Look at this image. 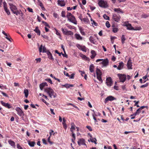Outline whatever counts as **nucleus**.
<instances>
[{
    "mask_svg": "<svg viewBox=\"0 0 149 149\" xmlns=\"http://www.w3.org/2000/svg\"><path fill=\"white\" fill-rule=\"evenodd\" d=\"M44 91L47 93L49 96L51 98H55L56 96V94L55 93L53 90L51 88H46L45 89Z\"/></svg>",
    "mask_w": 149,
    "mask_h": 149,
    "instance_id": "nucleus-1",
    "label": "nucleus"
},
{
    "mask_svg": "<svg viewBox=\"0 0 149 149\" xmlns=\"http://www.w3.org/2000/svg\"><path fill=\"white\" fill-rule=\"evenodd\" d=\"M97 79L101 82H102V80L101 79V76H97Z\"/></svg>",
    "mask_w": 149,
    "mask_h": 149,
    "instance_id": "nucleus-40",
    "label": "nucleus"
},
{
    "mask_svg": "<svg viewBox=\"0 0 149 149\" xmlns=\"http://www.w3.org/2000/svg\"><path fill=\"white\" fill-rule=\"evenodd\" d=\"M94 67L93 64H91L89 66V70L91 72H94Z\"/></svg>",
    "mask_w": 149,
    "mask_h": 149,
    "instance_id": "nucleus-28",
    "label": "nucleus"
},
{
    "mask_svg": "<svg viewBox=\"0 0 149 149\" xmlns=\"http://www.w3.org/2000/svg\"><path fill=\"white\" fill-rule=\"evenodd\" d=\"M116 38L117 37L115 36H111V41H112L113 40Z\"/></svg>",
    "mask_w": 149,
    "mask_h": 149,
    "instance_id": "nucleus-62",
    "label": "nucleus"
},
{
    "mask_svg": "<svg viewBox=\"0 0 149 149\" xmlns=\"http://www.w3.org/2000/svg\"><path fill=\"white\" fill-rule=\"evenodd\" d=\"M98 4L99 6L103 8H107L108 7L107 1L104 0H100L98 2Z\"/></svg>",
    "mask_w": 149,
    "mask_h": 149,
    "instance_id": "nucleus-2",
    "label": "nucleus"
},
{
    "mask_svg": "<svg viewBox=\"0 0 149 149\" xmlns=\"http://www.w3.org/2000/svg\"><path fill=\"white\" fill-rule=\"evenodd\" d=\"M144 108H148V107L147 106H142L141 107H140V109H141V110L142 109H143Z\"/></svg>",
    "mask_w": 149,
    "mask_h": 149,
    "instance_id": "nucleus-56",
    "label": "nucleus"
},
{
    "mask_svg": "<svg viewBox=\"0 0 149 149\" xmlns=\"http://www.w3.org/2000/svg\"><path fill=\"white\" fill-rule=\"evenodd\" d=\"M4 10L5 12H6V13H7L8 15H10V12L9 9H8L7 8H6L5 9H4Z\"/></svg>",
    "mask_w": 149,
    "mask_h": 149,
    "instance_id": "nucleus-44",
    "label": "nucleus"
},
{
    "mask_svg": "<svg viewBox=\"0 0 149 149\" xmlns=\"http://www.w3.org/2000/svg\"><path fill=\"white\" fill-rule=\"evenodd\" d=\"M109 60L107 58L103 59L101 63L102 64L104 67H106L109 64Z\"/></svg>",
    "mask_w": 149,
    "mask_h": 149,
    "instance_id": "nucleus-12",
    "label": "nucleus"
},
{
    "mask_svg": "<svg viewBox=\"0 0 149 149\" xmlns=\"http://www.w3.org/2000/svg\"><path fill=\"white\" fill-rule=\"evenodd\" d=\"M62 86L67 88H69V84H66L64 85H62Z\"/></svg>",
    "mask_w": 149,
    "mask_h": 149,
    "instance_id": "nucleus-50",
    "label": "nucleus"
},
{
    "mask_svg": "<svg viewBox=\"0 0 149 149\" xmlns=\"http://www.w3.org/2000/svg\"><path fill=\"white\" fill-rule=\"evenodd\" d=\"M96 73L97 76H101L102 75V72L100 71V70L99 68H97L96 70Z\"/></svg>",
    "mask_w": 149,
    "mask_h": 149,
    "instance_id": "nucleus-22",
    "label": "nucleus"
},
{
    "mask_svg": "<svg viewBox=\"0 0 149 149\" xmlns=\"http://www.w3.org/2000/svg\"><path fill=\"white\" fill-rule=\"evenodd\" d=\"M124 65V63L123 62H121L119 63V65H118L117 69L119 70H120L123 68Z\"/></svg>",
    "mask_w": 149,
    "mask_h": 149,
    "instance_id": "nucleus-18",
    "label": "nucleus"
},
{
    "mask_svg": "<svg viewBox=\"0 0 149 149\" xmlns=\"http://www.w3.org/2000/svg\"><path fill=\"white\" fill-rule=\"evenodd\" d=\"M61 30L63 33L64 34L66 35L68 31L66 29H63V28L61 29Z\"/></svg>",
    "mask_w": 149,
    "mask_h": 149,
    "instance_id": "nucleus-39",
    "label": "nucleus"
},
{
    "mask_svg": "<svg viewBox=\"0 0 149 149\" xmlns=\"http://www.w3.org/2000/svg\"><path fill=\"white\" fill-rule=\"evenodd\" d=\"M48 86L46 82L42 83L40 85V89L41 90H42L43 88L45 86Z\"/></svg>",
    "mask_w": 149,
    "mask_h": 149,
    "instance_id": "nucleus-19",
    "label": "nucleus"
},
{
    "mask_svg": "<svg viewBox=\"0 0 149 149\" xmlns=\"http://www.w3.org/2000/svg\"><path fill=\"white\" fill-rule=\"evenodd\" d=\"M79 146L81 145H84L87 147L86 144L85 143V140L83 139H80L77 142Z\"/></svg>",
    "mask_w": 149,
    "mask_h": 149,
    "instance_id": "nucleus-14",
    "label": "nucleus"
},
{
    "mask_svg": "<svg viewBox=\"0 0 149 149\" xmlns=\"http://www.w3.org/2000/svg\"><path fill=\"white\" fill-rule=\"evenodd\" d=\"M8 142L11 146H13L14 148H15V143L13 141L11 140H9L8 141Z\"/></svg>",
    "mask_w": 149,
    "mask_h": 149,
    "instance_id": "nucleus-25",
    "label": "nucleus"
},
{
    "mask_svg": "<svg viewBox=\"0 0 149 149\" xmlns=\"http://www.w3.org/2000/svg\"><path fill=\"white\" fill-rule=\"evenodd\" d=\"M90 141L92 143H94L95 144H97V143L96 142V141H97V139L95 138H94L93 137H92V138H90Z\"/></svg>",
    "mask_w": 149,
    "mask_h": 149,
    "instance_id": "nucleus-29",
    "label": "nucleus"
},
{
    "mask_svg": "<svg viewBox=\"0 0 149 149\" xmlns=\"http://www.w3.org/2000/svg\"><path fill=\"white\" fill-rule=\"evenodd\" d=\"M41 36L43 37V38L46 39H48V37L46 35H41Z\"/></svg>",
    "mask_w": 149,
    "mask_h": 149,
    "instance_id": "nucleus-63",
    "label": "nucleus"
},
{
    "mask_svg": "<svg viewBox=\"0 0 149 149\" xmlns=\"http://www.w3.org/2000/svg\"><path fill=\"white\" fill-rule=\"evenodd\" d=\"M106 26L108 28H109L110 27V24L109 21H107L106 23Z\"/></svg>",
    "mask_w": 149,
    "mask_h": 149,
    "instance_id": "nucleus-43",
    "label": "nucleus"
},
{
    "mask_svg": "<svg viewBox=\"0 0 149 149\" xmlns=\"http://www.w3.org/2000/svg\"><path fill=\"white\" fill-rule=\"evenodd\" d=\"M91 53L92 55L91 56V57L92 59H93L96 55V54L95 52L93 50H92L91 51Z\"/></svg>",
    "mask_w": 149,
    "mask_h": 149,
    "instance_id": "nucleus-21",
    "label": "nucleus"
},
{
    "mask_svg": "<svg viewBox=\"0 0 149 149\" xmlns=\"http://www.w3.org/2000/svg\"><path fill=\"white\" fill-rule=\"evenodd\" d=\"M79 30L81 34L83 35H85V33L84 31V29L81 27H79Z\"/></svg>",
    "mask_w": 149,
    "mask_h": 149,
    "instance_id": "nucleus-31",
    "label": "nucleus"
},
{
    "mask_svg": "<svg viewBox=\"0 0 149 149\" xmlns=\"http://www.w3.org/2000/svg\"><path fill=\"white\" fill-rule=\"evenodd\" d=\"M50 136H49L48 138V141L51 144H53V143L50 141Z\"/></svg>",
    "mask_w": 149,
    "mask_h": 149,
    "instance_id": "nucleus-58",
    "label": "nucleus"
},
{
    "mask_svg": "<svg viewBox=\"0 0 149 149\" xmlns=\"http://www.w3.org/2000/svg\"><path fill=\"white\" fill-rule=\"evenodd\" d=\"M75 36L76 38L78 40H82V38L80 36L79 34L76 33L75 34Z\"/></svg>",
    "mask_w": 149,
    "mask_h": 149,
    "instance_id": "nucleus-23",
    "label": "nucleus"
},
{
    "mask_svg": "<svg viewBox=\"0 0 149 149\" xmlns=\"http://www.w3.org/2000/svg\"><path fill=\"white\" fill-rule=\"evenodd\" d=\"M112 29L113 32L114 33H116L118 31V29L116 27L113 28Z\"/></svg>",
    "mask_w": 149,
    "mask_h": 149,
    "instance_id": "nucleus-42",
    "label": "nucleus"
},
{
    "mask_svg": "<svg viewBox=\"0 0 149 149\" xmlns=\"http://www.w3.org/2000/svg\"><path fill=\"white\" fill-rule=\"evenodd\" d=\"M34 31H35L37 34L40 36V32L39 29H38V26H36V28L35 29H34Z\"/></svg>",
    "mask_w": 149,
    "mask_h": 149,
    "instance_id": "nucleus-20",
    "label": "nucleus"
},
{
    "mask_svg": "<svg viewBox=\"0 0 149 149\" xmlns=\"http://www.w3.org/2000/svg\"><path fill=\"white\" fill-rule=\"evenodd\" d=\"M118 75L119 77L120 82H124L125 81L126 79V76L125 74H118Z\"/></svg>",
    "mask_w": 149,
    "mask_h": 149,
    "instance_id": "nucleus-3",
    "label": "nucleus"
},
{
    "mask_svg": "<svg viewBox=\"0 0 149 149\" xmlns=\"http://www.w3.org/2000/svg\"><path fill=\"white\" fill-rule=\"evenodd\" d=\"M141 110L140 108H139L136 110V112L133 114L131 115V116H136L137 115H138L141 112Z\"/></svg>",
    "mask_w": 149,
    "mask_h": 149,
    "instance_id": "nucleus-26",
    "label": "nucleus"
},
{
    "mask_svg": "<svg viewBox=\"0 0 149 149\" xmlns=\"http://www.w3.org/2000/svg\"><path fill=\"white\" fill-rule=\"evenodd\" d=\"M38 3H39V6L41 7L42 10H45V9L44 8L42 3L39 0H38Z\"/></svg>",
    "mask_w": 149,
    "mask_h": 149,
    "instance_id": "nucleus-30",
    "label": "nucleus"
},
{
    "mask_svg": "<svg viewBox=\"0 0 149 149\" xmlns=\"http://www.w3.org/2000/svg\"><path fill=\"white\" fill-rule=\"evenodd\" d=\"M61 16L63 17H65V11H62L61 13Z\"/></svg>",
    "mask_w": 149,
    "mask_h": 149,
    "instance_id": "nucleus-47",
    "label": "nucleus"
},
{
    "mask_svg": "<svg viewBox=\"0 0 149 149\" xmlns=\"http://www.w3.org/2000/svg\"><path fill=\"white\" fill-rule=\"evenodd\" d=\"M63 125L64 126H65V127H67L65 123L66 120H65V118H63Z\"/></svg>",
    "mask_w": 149,
    "mask_h": 149,
    "instance_id": "nucleus-41",
    "label": "nucleus"
},
{
    "mask_svg": "<svg viewBox=\"0 0 149 149\" xmlns=\"http://www.w3.org/2000/svg\"><path fill=\"white\" fill-rule=\"evenodd\" d=\"M17 147L18 149H23L19 144H17Z\"/></svg>",
    "mask_w": 149,
    "mask_h": 149,
    "instance_id": "nucleus-61",
    "label": "nucleus"
},
{
    "mask_svg": "<svg viewBox=\"0 0 149 149\" xmlns=\"http://www.w3.org/2000/svg\"><path fill=\"white\" fill-rule=\"evenodd\" d=\"M27 9L30 12H31V13L33 12V9L31 8H30L29 7H28L27 8Z\"/></svg>",
    "mask_w": 149,
    "mask_h": 149,
    "instance_id": "nucleus-54",
    "label": "nucleus"
},
{
    "mask_svg": "<svg viewBox=\"0 0 149 149\" xmlns=\"http://www.w3.org/2000/svg\"><path fill=\"white\" fill-rule=\"evenodd\" d=\"M139 101H136V100H134V102L135 103V104H134V106H136L137 107H139V106L137 104L139 103Z\"/></svg>",
    "mask_w": 149,
    "mask_h": 149,
    "instance_id": "nucleus-46",
    "label": "nucleus"
},
{
    "mask_svg": "<svg viewBox=\"0 0 149 149\" xmlns=\"http://www.w3.org/2000/svg\"><path fill=\"white\" fill-rule=\"evenodd\" d=\"M106 83L107 85L108 86H111V85L113 83V81H112L111 78V77H109L107 78Z\"/></svg>",
    "mask_w": 149,
    "mask_h": 149,
    "instance_id": "nucleus-10",
    "label": "nucleus"
},
{
    "mask_svg": "<svg viewBox=\"0 0 149 149\" xmlns=\"http://www.w3.org/2000/svg\"><path fill=\"white\" fill-rule=\"evenodd\" d=\"M13 13L17 15L20 14V12L18 11H16L15 12H13Z\"/></svg>",
    "mask_w": 149,
    "mask_h": 149,
    "instance_id": "nucleus-51",
    "label": "nucleus"
},
{
    "mask_svg": "<svg viewBox=\"0 0 149 149\" xmlns=\"http://www.w3.org/2000/svg\"><path fill=\"white\" fill-rule=\"evenodd\" d=\"M15 110L17 112V114L19 116H24V112L20 108L17 107L16 108Z\"/></svg>",
    "mask_w": 149,
    "mask_h": 149,
    "instance_id": "nucleus-6",
    "label": "nucleus"
},
{
    "mask_svg": "<svg viewBox=\"0 0 149 149\" xmlns=\"http://www.w3.org/2000/svg\"><path fill=\"white\" fill-rule=\"evenodd\" d=\"M148 86V83H146V84H145L141 85L140 86V88H144L145 87H147Z\"/></svg>",
    "mask_w": 149,
    "mask_h": 149,
    "instance_id": "nucleus-45",
    "label": "nucleus"
},
{
    "mask_svg": "<svg viewBox=\"0 0 149 149\" xmlns=\"http://www.w3.org/2000/svg\"><path fill=\"white\" fill-rule=\"evenodd\" d=\"M123 25L125 26H126L127 27V29L129 30H138L139 29H134L133 27L132 26L131 24L125 23Z\"/></svg>",
    "mask_w": 149,
    "mask_h": 149,
    "instance_id": "nucleus-4",
    "label": "nucleus"
},
{
    "mask_svg": "<svg viewBox=\"0 0 149 149\" xmlns=\"http://www.w3.org/2000/svg\"><path fill=\"white\" fill-rule=\"evenodd\" d=\"M88 20V19L87 18H84L82 19V21L84 22H87Z\"/></svg>",
    "mask_w": 149,
    "mask_h": 149,
    "instance_id": "nucleus-60",
    "label": "nucleus"
},
{
    "mask_svg": "<svg viewBox=\"0 0 149 149\" xmlns=\"http://www.w3.org/2000/svg\"><path fill=\"white\" fill-rule=\"evenodd\" d=\"M121 38L122 43L123 44L125 43V40H126L124 35H123L122 36Z\"/></svg>",
    "mask_w": 149,
    "mask_h": 149,
    "instance_id": "nucleus-34",
    "label": "nucleus"
},
{
    "mask_svg": "<svg viewBox=\"0 0 149 149\" xmlns=\"http://www.w3.org/2000/svg\"><path fill=\"white\" fill-rule=\"evenodd\" d=\"M86 127L90 131H92V129L91 127L90 126H86Z\"/></svg>",
    "mask_w": 149,
    "mask_h": 149,
    "instance_id": "nucleus-55",
    "label": "nucleus"
},
{
    "mask_svg": "<svg viewBox=\"0 0 149 149\" xmlns=\"http://www.w3.org/2000/svg\"><path fill=\"white\" fill-rule=\"evenodd\" d=\"M103 17L106 20H109V17L106 14H104V15H103Z\"/></svg>",
    "mask_w": 149,
    "mask_h": 149,
    "instance_id": "nucleus-38",
    "label": "nucleus"
},
{
    "mask_svg": "<svg viewBox=\"0 0 149 149\" xmlns=\"http://www.w3.org/2000/svg\"><path fill=\"white\" fill-rule=\"evenodd\" d=\"M74 125V123H71L72 126H71V128H70V130H71V129L75 130V127H74V125Z\"/></svg>",
    "mask_w": 149,
    "mask_h": 149,
    "instance_id": "nucleus-57",
    "label": "nucleus"
},
{
    "mask_svg": "<svg viewBox=\"0 0 149 149\" xmlns=\"http://www.w3.org/2000/svg\"><path fill=\"white\" fill-rule=\"evenodd\" d=\"M42 141L43 143L45 145H47V144L46 141L45 140V139H42Z\"/></svg>",
    "mask_w": 149,
    "mask_h": 149,
    "instance_id": "nucleus-59",
    "label": "nucleus"
},
{
    "mask_svg": "<svg viewBox=\"0 0 149 149\" xmlns=\"http://www.w3.org/2000/svg\"><path fill=\"white\" fill-rule=\"evenodd\" d=\"M42 100V101L44 103H45L47 105V106H48L49 105V103H47L46 101H45V100L44 99H41Z\"/></svg>",
    "mask_w": 149,
    "mask_h": 149,
    "instance_id": "nucleus-52",
    "label": "nucleus"
},
{
    "mask_svg": "<svg viewBox=\"0 0 149 149\" xmlns=\"http://www.w3.org/2000/svg\"><path fill=\"white\" fill-rule=\"evenodd\" d=\"M74 75L75 74L74 73L72 74L71 75H69L68 73H67L66 74V76L67 77H69V78L70 79H73L74 78Z\"/></svg>",
    "mask_w": 149,
    "mask_h": 149,
    "instance_id": "nucleus-24",
    "label": "nucleus"
},
{
    "mask_svg": "<svg viewBox=\"0 0 149 149\" xmlns=\"http://www.w3.org/2000/svg\"><path fill=\"white\" fill-rule=\"evenodd\" d=\"M116 98L114 97L111 95H109L104 100V102L105 104H106L107 102L108 101H112L113 100H116Z\"/></svg>",
    "mask_w": 149,
    "mask_h": 149,
    "instance_id": "nucleus-5",
    "label": "nucleus"
},
{
    "mask_svg": "<svg viewBox=\"0 0 149 149\" xmlns=\"http://www.w3.org/2000/svg\"><path fill=\"white\" fill-rule=\"evenodd\" d=\"M3 4L4 9L7 8V4L6 2L5 1H4L3 2Z\"/></svg>",
    "mask_w": 149,
    "mask_h": 149,
    "instance_id": "nucleus-49",
    "label": "nucleus"
},
{
    "mask_svg": "<svg viewBox=\"0 0 149 149\" xmlns=\"http://www.w3.org/2000/svg\"><path fill=\"white\" fill-rule=\"evenodd\" d=\"M46 53L47 54L48 56V58L49 59L52 60V61L54 60V59L52 56V54L49 51L47 52Z\"/></svg>",
    "mask_w": 149,
    "mask_h": 149,
    "instance_id": "nucleus-17",
    "label": "nucleus"
},
{
    "mask_svg": "<svg viewBox=\"0 0 149 149\" xmlns=\"http://www.w3.org/2000/svg\"><path fill=\"white\" fill-rule=\"evenodd\" d=\"M58 4L59 6H65V3L64 1L58 0L57 1Z\"/></svg>",
    "mask_w": 149,
    "mask_h": 149,
    "instance_id": "nucleus-15",
    "label": "nucleus"
},
{
    "mask_svg": "<svg viewBox=\"0 0 149 149\" xmlns=\"http://www.w3.org/2000/svg\"><path fill=\"white\" fill-rule=\"evenodd\" d=\"M39 52H42L43 53H46L47 52L49 51V50L46 49L45 46H42V45H41L39 48Z\"/></svg>",
    "mask_w": 149,
    "mask_h": 149,
    "instance_id": "nucleus-8",
    "label": "nucleus"
},
{
    "mask_svg": "<svg viewBox=\"0 0 149 149\" xmlns=\"http://www.w3.org/2000/svg\"><path fill=\"white\" fill-rule=\"evenodd\" d=\"M68 20L75 24H77V21L76 20V19L75 17L73 15L72 16V17H70V18L68 19Z\"/></svg>",
    "mask_w": 149,
    "mask_h": 149,
    "instance_id": "nucleus-13",
    "label": "nucleus"
},
{
    "mask_svg": "<svg viewBox=\"0 0 149 149\" xmlns=\"http://www.w3.org/2000/svg\"><path fill=\"white\" fill-rule=\"evenodd\" d=\"M148 16L145 14H143L142 15V17L143 18H146Z\"/></svg>",
    "mask_w": 149,
    "mask_h": 149,
    "instance_id": "nucleus-64",
    "label": "nucleus"
},
{
    "mask_svg": "<svg viewBox=\"0 0 149 149\" xmlns=\"http://www.w3.org/2000/svg\"><path fill=\"white\" fill-rule=\"evenodd\" d=\"M1 103L3 106L8 109H9L12 107V106L8 103H6L2 101H1Z\"/></svg>",
    "mask_w": 149,
    "mask_h": 149,
    "instance_id": "nucleus-9",
    "label": "nucleus"
},
{
    "mask_svg": "<svg viewBox=\"0 0 149 149\" xmlns=\"http://www.w3.org/2000/svg\"><path fill=\"white\" fill-rule=\"evenodd\" d=\"M114 10L116 12L118 13H123V12H122V10L121 9H120V8H114Z\"/></svg>",
    "mask_w": 149,
    "mask_h": 149,
    "instance_id": "nucleus-33",
    "label": "nucleus"
},
{
    "mask_svg": "<svg viewBox=\"0 0 149 149\" xmlns=\"http://www.w3.org/2000/svg\"><path fill=\"white\" fill-rule=\"evenodd\" d=\"M24 93L25 94V97L27 98L29 95V91L28 90L25 89L24 90Z\"/></svg>",
    "mask_w": 149,
    "mask_h": 149,
    "instance_id": "nucleus-32",
    "label": "nucleus"
},
{
    "mask_svg": "<svg viewBox=\"0 0 149 149\" xmlns=\"http://www.w3.org/2000/svg\"><path fill=\"white\" fill-rule=\"evenodd\" d=\"M9 5L10 6V8L11 10L13 13V12H15L17 10V8L16 6L14 5L13 4L9 3Z\"/></svg>",
    "mask_w": 149,
    "mask_h": 149,
    "instance_id": "nucleus-7",
    "label": "nucleus"
},
{
    "mask_svg": "<svg viewBox=\"0 0 149 149\" xmlns=\"http://www.w3.org/2000/svg\"><path fill=\"white\" fill-rule=\"evenodd\" d=\"M1 93L3 95V96L6 97H8V95L6 93L3 92H1Z\"/></svg>",
    "mask_w": 149,
    "mask_h": 149,
    "instance_id": "nucleus-53",
    "label": "nucleus"
},
{
    "mask_svg": "<svg viewBox=\"0 0 149 149\" xmlns=\"http://www.w3.org/2000/svg\"><path fill=\"white\" fill-rule=\"evenodd\" d=\"M132 63L131 62V60L130 58L129 59L127 63V67L129 69H132Z\"/></svg>",
    "mask_w": 149,
    "mask_h": 149,
    "instance_id": "nucleus-16",
    "label": "nucleus"
},
{
    "mask_svg": "<svg viewBox=\"0 0 149 149\" xmlns=\"http://www.w3.org/2000/svg\"><path fill=\"white\" fill-rule=\"evenodd\" d=\"M71 13L68 12L66 15V17L68 18V19H69L70 17H72L73 16Z\"/></svg>",
    "mask_w": 149,
    "mask_h": 149,
    "instance_id": "nucleus-36",
    "label": "nucleus"
},
{
    "mask_svg": "<svg viewBox=\"0 0 149 149\" xmlns=\"http://www.w3.org/2000/svg\"><path fill=\"white\" fill-rule=\"evenodd\" d=\"M113 19L116 22H118L120 20V17L119 15H117L116 14H113Z\"/></svg>",
    "mask_w": 149,
    "mask_h": 149,
    "instance_id": "nucleus-11",
    "label": "nucleus"
},
{
    "mask_svg": "<svg viewBox=\"0 0 149 149\" xmlns=\"http://www.w3.org/2000/svg\"><path fill=\"white\" fill-rule=\"evenodd\" d=\"M45 80L49 83L51 84H53L52 80L50 79H45Z\"/></svg>",
    "mask_w": 149,
    "mask_h": 149,
    "instance_id": "nucleus-48",
    "label": "nucleus"
},
{
    "mask_svg": "<svg viewBox=\"0 0 149 149\" xmlns=\"http://www.w3.org/2000/svg\"><path fill=\"white\" fill-rule=\"evenodd\" d=\"M73 34V33L72 31H68L66 35L72 36V35Z\"/></svg>",
    "mask_w": 149,
    "mask_h": 149,
    "instance_id": "nucleus-37",
    "label": "nucleus"
},
{
    "mask_svg": "<svg viewBox=\"0 0 149 149\" xmlns=\"http://www.w3.org/2000/svg\"><path fill=\"white\" fill-rule=\"evenodd\" d=\"M28 143L29 146L31 147L34 146L36 144V143L34 141H28Z\"/></svg>",
    "mask_w": 149,
    "mask_h": 149,
    "instance_id": "nucleus-27",
    "label": "nucleus"
},
{
    "mask_svg": "<svg viewBox=\"0 0 149 149\" xmlns=\"http://www.w3.org/2000/svg\"><path fill=\"white\" fill-rule=\"evenodd\" d=\"M89 40H90V42H91L92 43H93V44H95V42L94 41V39L93 38L92 36H90Z\"/></svg>",
    "mask_w": 149,
    "mask_h": 149,
    "instance_id": "nucleus-35",
    "label": "nucleus"
}]
</instances>
